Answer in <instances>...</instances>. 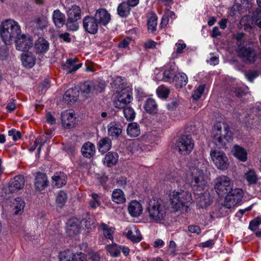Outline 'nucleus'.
Returning a JSON list of instances; mask_svg holds the SVG:
<instances>
[{"label": "nucleus", "mask_w": 261, "mask_h": 261, "mask_svg": "<svg viewBox=\"0 0 261 261\" xmlns=\"http://www.w3.org/2000/svg\"><path fill=\"white\" fill-rule=\"evenodd\" d=\"M80 90L84 96H87L89 94L93 93L96 91L95 84L92 81H88L81 84Z\"/></svg>", "instance_id": "27"}, {"label": "nucleus", "mask_w": 261, "mask_h": 261, "mask_svg": "<svg viewBox=\"0 0 261 261\" xmlns=\"http://www.w3.org/2000/svg\"><path fill=\"white\" fill-rule=\"evenodd\" d=\"M100 228L102 230L105 238L113 241L115 228L113 227H110L105 223H102L100 225Z\"/></svg>", "instance_id": "41"}, {"label": "nucleus", "mask_w": 261, "mask_h": 261, "mask_svg": "<svg viewBox=\"0 0 261 261\" xmlns=\"http://www.w3.org/2000/svg\"><path fill=\"white\" fill-rule=\"evenodd\" d=\"M175 46L176 53L177 54H181L182 53L183 49L186 47V44L185 43H176L175 44Z\"/></svg>", "instance_id": "62"}, {"label": "nucleus", "mask_w": 261, "mask_h": 261, "mask_svg": "<svg viewBox=\"0 0 261 261\" xmlns=\"http://www.w3.org/2000/svg\"><path fill=\"white\" fill-rule=\"evenodd\" d=\"M156 43L152 40H148L145 42L144 46L146 48L152 49L155 47Z\"/></svg>", "instance_id": "63"}, {"label": "nucleus", "mask_w": 261, "mask_h": 261, "mask_svg": "<svg viewBox=\"0 0 261 261\" xmlns=\"http://www.w3.org/2000/svg\"><path fill=\"white\" fill-rule=\"evenodd\" d=\"M112 199L113 202L121 204L124 203L126 201L125 197L123 192L120 189H115L112 195Z\"/></svg>", "instance_id": "38"}, {"label": "nucleus", "mask_w": 261, "mask_h": 261, "mask_svg": "<svg viewBox=\"0 0 261 261\" xmlns=\"http://www.w3.org/2000/svg\"><path fill=\"white\" fill-rule=\"evenodd\" d=\"M130 7L125 2L120 4L117 8L118 14L122 17H126L130 12Z\"/></svg>", "instance_id": "42"}, {"label": "nucleus", "mask_w": 261, "mask_h": 261, "mask_svg": "<svg viewBox=\"0 0 261 261\" xmlns=\"http://www.w3.org/2000/svg\"><path fill=\"white\" fill-rule=\"evenodd\" d=\"M48 185V180L46 175L41 172L37 173L34 180L35 189L38 191H42Z\"/></svg>", "instance_id": "19"}, {"label": "nucleus", "mask_w": 261, "mask_h": 261, "mask_svg": "<svg viewBox=\"0 0 261 261\" xmlns=\"http://www.w3.org/2000/svg\"><path fill=\"white\" fill-rule=\"evenodd\" d=\"M145 110L149 114H154L158 111V105L154 99L148 98L144 104Z\"/></svg>", "instance_id": "35"}, {"label": "nucleus", "mask_w": 261, "mask_h": 261, "mask_svg": "<svg viewBox=\"0 0 261 261\" xmlns=\"http://www.w3.org/2000/svg\"><path fill=\"white\" fill-rule=\"evenodd\" d=\"M81 151L84 156L90 158L95 154V147L92 143L87 142L83 145Z\"/></svg>", "instance_id": "31"}, {"label": "nucleus", "mask_w": 261, "mask_h": 261, "mask_svg": "<svg viewBox=\"0 0 261 261\" xmlns=\"http://www.w3.org/2000/svg\"><path fill=\"white\" fill-rule=\"evenodd\" d=\"M8 135L12 137L14 141H17L21 138V133L20 132L16 130L15 129H12L8 132Z\"/></svg>", "instance_id": "57"}, {"label": "nucleus", "mask_w": 261, "mask_h": 261, "mask_svg": "<svg viewBox=\"0 0 261 261\" xmlns=\"http://www.w3.org/2000/svg\"><path fill=\"white\" fill-rule=\"evenodd\" d=\"M158 96L162 98H166L170 92V90L164 86H160L156 90Z\"/></svg>", "instance_id": "48"}, {"label": "nucleus", "mask_w": 261, "mask_h": 261, "mask_svg": "<svg viewBox=\"0 0 261 261\" xmlns=\"http://www.w3.org/2000/svg\"><path fill=\"white\" fill-rule=\"evenodd\" d=\"M91 197L92 199L90 201V205L91 208L95 209L100 205V197L95 193H92Z\"/></svg>", "instance_id": "52"}, {"label": "nucleus", "mask_w": 261, "mask_h": 261, "mask_svg": "<svg viewBox=\"0 0 261 261\" xmlns=\"http://www.w3.org/2000/svg\"><path fill=\"white\" fill-rule=\"evenodd\" d=\"M13 212L14 215H21L25 205L24 201L20 197L16 198L13 203Z\"/></svg>", "instance_id": "29"}, {"label": "nucleus", "mask_w": 261, "mask_h": 261, "mask_svg": "<svg viewBox=\"0 0 261 261\" xmlns=\"http://www.w3.org/2000/svg\"><path fill=\"white\" fill-rule=\"evenodd\" d=\"M53 184L57 188L62 187L66 182V176L64 173L57 172L53 177Z\"/></svg>", "instance_id": "34"}, {"label": "nucleus", "mask_w": 261, "mask_h": 261, "mask_svg": "<svg viewBox=\"0 0 261 261\" xmlns=\"http://www.w3.org/2000/svg\"><path fill=\"white\" fill-rule=\"evenodd\" d=\"M244 177L249 185L255 184L257 181V176L255 172L252 169H249L244 175Z\"/></svg>", "instance_id": "43"}, {"label": "nucleus", "mask_w": 261, "mask_h": 261, "mask_svg": "<svg viewBox=\"0 0 261 261\" xmlns=\"http://www.w3.org/2000/svg\"><path fill=\"white\" fill-rule=\"evenodd\" d=\"M245 76L249 81L252 82L255 78L257 77L258 73L256 71H250L246 73Z\"/></svg>", "instance_id": "60"}, {"label": "nucleus", "mask_w": 261, "mask_h": 261, "mask_svg": "<svg viewBox=\"0 0 261 261\" xmlns=\"http://www.w3.org/2000/svg\"><path fill=\"white\" fill-rule=\"evenodd\" d=\"M169 14L174 15V12L172 11H167L162 17L161 26L162 27H165L167 25L169 22Z\"/></svg>", "instance_id": "58"}, {"label": "nucleus", "mask_w": 261, "mask_h": 261, "mask_svg": "<svg viewBox=\"0 0 261 261\" xmlns=\"http://www.w3.org/2000/svg\"><path fill=\"white\" fill-rule=\"evenodd\" d=\"M211 137L216 146L224 147L232 141V134L228 125L218 122L212 128Z\"/></svg>", "instance_id": "4"}, {"label": "nucleus", "mask_w": 261, "mask_h": 261, "mask_svg": "<svg viewBox=\"0 0 261 261\" xmlns=\"http://www.w3.org/2000/svg\"><path fill=\"white\" fill-rule=\"evenodd\" d=\"M53 20L55 25L58 28L63 27L65 22V15L59 10H56L53 14Z\"/></svg>", "instance_id": "32"}, {"label": "nucleus", "mask_w": 261, "mask_h": 261, "mask_svg": "<svg viewBox=\"0 0 261 261\" xmlns=\"http://www.w3.org/2000/svg\"><path fill=\"white\" fill-rule=\"evenodd\" d=\"M233 155L236 158L242 162H245L247 159L246 150L238 145H234L233 147Z\"/></svg>", "instance_id": "39"}, {"label": "nucleus", "mask_w": 261, "mask_h": 261, "mask_svg": "<svg viewBox=\"0 0 261 261\" xmlns=\"http://www.w3.org/2000/svg\"><path fill=\"white\" fill-rule=\"evenodd\" d=\"M261 224V218L257 217L250 222L249 228L252 231L256 230Z\"/></svg>", "instance_id": "54"}, {"label": "nucleus", "mask_w": 261, "mask_h": 261, "mask_svg": "<svg viewBox=\"0 0 261 261\" xmlns=\"http://www.w3.org/2000/svg\"><path fill=\"white\" fill-rule=\"evenodd\" d=\"M81 221L79 219L72 218L66 223V232L70 237L79 234L81 232Z\"/></svg>", "instance_id": "15"}, {"label": "nucleus", "mask_w": 261, "mask_h": 261, "mask_svg": "<svg viewBox=\"0 0 261 261\" xmlns=\"http://www.w3.org/2000/svg\"><path fill=\"white\" fill-rule=\"evenodd\" d=\"M169 200L171 208L175 211L186 209L193 202L190 192L183 190H174L169 194Z\"/></svg>", "instance_id": "5"}, {"label": "nucleus", "mask_w": 261, "mask_h": 261, "mask_svg": "<svg viewBox=\"0 0 261 261\" xmlns=\"http://www.w3.org/2000/svg\"><path fill=\"white\" fill-rule=\"evenodd\" d=\"M205 90V85H200L194 91L192 94V97L195 100L199 99L203 94Z\"/></svg>", "instance_id": "50"}, {"label": "nucleus", "mask_w": 261, "mask_h": 261, "mask_svg": "<svg viewBox=\"0 0 261 261\" xmlns=\"http://www.w3.org/2000/svg\"><path fill=\"white\" fill-rule=\"evenodd\" d=\"M128 149L130 152L135 155H138L141 151L138 142L134 140L130 141L129 142Z\"/></svg>", "instance_id": "46"}, {"label": "nucleus", "mask_w": 261, "mask_h": 261, "mask_svg": "<svg viewBox=\"0 0 261 261\" xmlns=\"http://www.w3.org/2000/svg\"><path fill=\"white\" fill-rule=\"evenodd\" d=\"M83 24L84 29L90 34H95L98 31V22L94 17H85L83 20Z\"/></svg>", "instance_id": "16"}, {"label": "nucleus", "mask_w": 261, "mask_h": 261, "mask_svg": "<svg viewBox=\"0 0 261 261\" xmlns=\"http://www.w3.org/2000/svg\"><path fill=\"white\" fill-rule=\"evenodd\" d=\"M36 27L41 30L45 28L48 24V19L46 17H41L36 20Z\"/></svg>", "instance_id": "51"}, {"label": "nucleus", "mask_w": 261, "mask_h": 261, "mask_svg": "<svg viewBox=\"0 0 261 261\" xmlns=\"http://www.w3.org/2000/svg\"><path fill=\"white\" fill-rule=\"evenodd\" d=\"M49 43L43 38H39L35 42L34 47L37 53H45L49 49Z\"/></svg>", "instance_id": "28"}, {"label": "nucleus", "mask_w": 261, "mask_h": 261, "mask_svg": "<svg viewBox=\"0 0 261 261\" xmlns=\"http://www.w3.org/2000/svg\"><path fill=\"white\" fill-rule=\"evenodd\" d=\"M127 134L130 137H136L140 134L139 125L135 122L128 124L127 128Z\"/></svg>", "instance_id": "40"}, {"label": "nucleus", "mask_w": 261, "mask_h": 261, "mask_svg": "<svg viewBox=\"0 0 261 261\" xmlns=\"http://www.w3.org/2000/svg\"><path fill=\"white\" fill-rule=\"evenodd\" d=\"M128 211L132 216L137 217L142 214L143 207L139 201L133 200L129 203L128 206Z\"/></svg>", "instance_id": "25"}, {"label": "nucleus", "mask_w": 261, "mask_h": 261, "mask_svg": "<svg viewBox=\"0 0 261 261\" xmlns=\"http://www.w3.org/2000/svg\"><path fill=\"white\" fill-rule=\"evenodd\" d=\"M198 205L203 208L209 205L211 203V198L210 194L207 192H204L200 194L197 198Z\"/></svg>", "instance_id": "36"}, {"label": "nucleus", "mask_w": 261, "mask_h": 261, "mask_svg": "<svg viewBox=\"0 0 261 261\" xmlns=\"http://www.w3.org/2000/svg\"><path fill=\"white\" fill-rule=\"evenodd\" d=\"M118 160V155L116 152H109L106 155L103 162L108 167H111L115 165Z\"/></svg>", "instance_id": "33"}, {"label": "nucleus", "mask_w": 261, "mask_h": 261, "mask_svg": "<svg viewBox=\"0 0 261 261\" xmlns=\"http://www.w3.org/2000/svg\"><path fill=\"white\" fill-rule=\"evenodd\" d=\"M111 146V140L108 137L100 140L98 144L99 151L103 153L109 150Z\"/></svg>", "instance_id": "37"}, {"label": "nucleus", "mask_w": 261, "mask_h": 261, "mask_svg": "<svg viewBox=\"0 0 261 261\" xmlns=\"http://www.w3.org/2000/svg\"><path fill=\"white\" fill-rule=\"evenodd\" d=\"M22 65L26 68L33 67L36 63V57L32 53L27 52L21 56Z\"/></svg>", "instance_id": "26"}, {"label": "nucleus", "mask_w": 261, "mask_h": 261, "mask_svg": "<svg viewBox=\"0 0 261 261\" xmlns=\"http://www.w3.org/2000/svg\"><path fill=\"white\" fill-rule=\"evenodd\" d=\"M24 186V177L22 175H19L10 180L9 183V190L11 192H14L23 188Z\"/></svg>", "instance_id": "20"}, {"label": "nucleus", "mask_w": 261, "mask_h": 261, "mask_svg": "<svg viewBox=\"0 0 261 261\" xmlns=\"http://www.w3.org/2000/svg\"><path fill=\"white\" fill-rule=\"evenodd\" d=\"M157 25V18L155 16H151L148 21V29L149 31L153 32L156 30Z\"/></svg>", "instance_id": "53"}, {"label": "nucleus", "mask_w": 261, "mask_h": 261, "mask_svg": "<svg viewBox=\"0 0 261 261\" xmlns=\"http://www.w3.org/2000/svg\"><path fill=\"white\" fill-rule=\"evenodd\" d=\"M79 60L77 58L68 59L63 66L64 70L66 73L69 74L76 71L80 68L83 64L82 63H77Z\"/></svg>", "instance_id": "21"}, {"label": "nucleus", "mask_w": 261, "mask_h": 261, "mask_svg": "<svg viewBox=\"0 0 261 261\" xmlns=\"http://www.w3.org/2000/svg\"><path fill=\"white\" fill-rule=\"evenodd\" d=\"M240 43L238 53L246 63L258 65L261 63V53L257 54L251 47L241 46Z\"/></svg>", "instance_id": "7"}, {"label": "nucleus", "mask_w": 261, "mask_h": 261, "mask_svg": "<svg viewBox=\"0 0 261 261\" xmlns=\"http://www.w3.org/2000/svg\"><path fill=\"white\" fill-rule=\"evenodd\" d=\"M7 45H3L0 46V60H4L7 59L9 55Z\"/></svg>", "instance_id": "56"}, {"label": "nucleus", "mask_w": 261, "mask_h": 261, "mask_svg": "<svg viewBox=\"0 0 261 261\" xmlns=\"http://www.w3.org/2000/svg\"><path fill=\"white\" fill-rule=\"evenodd\" d=\"M98 24L107 25L111 20L110 13L104 9H100L96 11L94 17Z\"/></svg>", "instance_id": "23"}, {"label": "nucleus", "mask_w": 261, "mask_h": 261, "mask_svg": "<svg viewBox=\"0 0 261 261\" xmlns=\"http://www.w3.org/2000/svg\"><path fill=\"white\" fill-rule=\"evenodd\" d=\"M19 23L12 19H7L0 24V37L6 45H11L21 35Z\"/></svg>", "instance_id": "2"}, {"label": "nucleus", "mask_w": 261, "mask_h": 261, "mask_svg": "<svg viewBox=\"0 0 261 261\" xmlns=\"http://www.w3.org/2000/svg\"><path fill=\"white\" fill-rule=\"evenodd\" d=\"M210 155L211 161L218 169L224 171L228 168L229 160L223 151L216 149H212Z\"/></svg>", "instance_id": "8"}, {"label": "nucleus", "mask_w": 261, "mask_h": 261, "mask_svg": "<svg viewBox=\"0 0 261 261\" xmlns=\"http://www.w3.org/2000/svg\"><path fill=\"white\" fill-rule=\"evenodd\" d=\"M188 230L192 233H195L199 234L201 233V229L197 225H190L188 227Z\"/></svg>", "instance_id": "61"}, {"label": "nucleus", "mask_w": 261, "mask_h": 261, "mask_svg": "<svg viewBox=\"0 0 261 261\" xmlns=\"http://www.w3.org/2000/svg\"><path fill=\"white\" fill-rule=\"evenodd\" d=\"M165 69L163 73V80L164 81L170 83L174 82V80H177L179 77L181 78V81L178 83L180 86H185L188 83V77L184 73H179L177 72V67L174 63H171L166 65L165 67ZM162 74H160L162 75Z\"/></svg>", "instance_id": "6"}, {"label": "nucleus", "mask_w": 261, "mask_h": 261, "mask_svg": "<svg viewBox=\"0 0 261 261\" xmlns=\"http://www.w3.org/2000/svg\"><path fill=\"white\" fill-rule=\"evenodd\" d=\"M225 198V206L228 208L239 203L244 196V192L240 188L230 189Z\"/></svg>", "instance_id": "12"}, {"label": "nucleus", "mask_w": 261, "mask_h": 261, "mask_svg": "<svg viewBox=\"0 0 261 261\" xmlns=\"http://www.w3.org/2000/svg\"><path fill=\"white\" fill-rule=\"evenodd\" d=\"M132 90L128 87H124L120 92H118L117 99L114 101L116 108L123 109L133 100Z\"/></svg>", "instance_id": "10"}, {"label": "nucleus", "mask_w": 261, "mask_h": 261, "mask_svg": "<svg viewBox=\"0 0 261 261\" xmlns=\"http://www.w3.org/2000/svg\"><path fill=\"white\" fill-rule=\"evenodd\" d=\"M46 121L51 124H54L56 122V119L50 113H48L46 116Z\"/></svg>", "instance_id": "64"}, {"label": "nucleus", "mask_w": 261, "mask_h": 261, "mask_svg": "<svg viewBox=\"0 0 261 261\" xmlns=\"http://www.w3.org/2000/svg\"><path fill=\"white\" fill-rule=\"evenodd\" d=\"M252 20L255 24L261 28V10L253 13Z\"/></svg>", "instance_id": "55"}, {"label": "nucleus", "mask_w": 261, "mask_h": 261, "mask_svg": "<svg viewBox=\"0 0 261 261\" xmlns=\"http://www.w3.org/2000/svg\"><path fill=\"white\" fill-rule=\"evenodd\" d=\"M14 43H15L17 50L24 51L32 46L33 40L30 35L21 33Z\"/></svg>", "instance_id": "14"}, {"label": "nucleus", "mask_w": 261, "mask_h": 261, "mask_svg": "<svg viewBox=\"0 0 261 261\" xmlns=\"http://www.w3.org/2000/svg\"><path fill=\"white\" fill-rule=\"evenodd\" d=\"M147 211L151 222L163 224L166 220L167 208L166 202L162 199L153 197L148 203Z\"/></svg>", "instance_id": "3"}, {"label": "nucleus", "mask_w": 261, "mask_h": 261, "mask_svg": "<svg viewBox=\"0 0 261 261\" xmlns=\"http://www.w3.org/2000/svg\"><path fill=\"white\" fill-rule=\"evenodd\" d=\"M59 261H87L86 255L82 252L74 253L69 250L60 253Z\"/></svg>", "instance_id": "13"}, {"label": "nucleus", "mask_w": 261, "mask_h": 261, "mask_svg": "<svg viewBox=\"0 0 261 261\" xmlns=\"http://www.w3.org/2000/svg\"><path fill=\"white\" fill-rule=\"evenodd\" d=\"M109 135L115 138H117L122 133L121 126L116 122H111L108 126Z\"/></svg>", "instance_id": "30"}, {"label": "nucleus", "mask_w": 261, "mask_h": 261, "mask_svg": "<svg viewBox=\"0 0 261 261\" xmlns=\"http://www.w3.org/2000/svg\"><path fill=\"white\" fill-rule=\"evenodd\" d=\"M188 171L185 177L186 184L190 186L194 193L203 191L207 185L205 174L208 162L203 158L191 159L188 163Z\"/></svg>", "instance_id": "1"}, {"label": "nucleus", "mask_w": 261, "mask_h": 261, "mask_svg": "<svg viewBox=\"0 0 261 261\" xmlns=\"http://www.w3.org/2000/svg\"><path fill=\"white\" fill-rule=\"evenodd\" d=\"M233 182L226 175H220L214 180V189L219 196H223L232 188Z\"/></svg>", "instance_id": "9"}, {"label": "nucleus", "mask_w": 261, "mask_h": 261, "mask_svg": "<svg viewBox=\"0 0 261 261\" xmlns=\"http://www.w3.org/2000/svg\"><path fill=\"white\" fill-rule=\"evenodd\" d=\"M124 234L128 239L135 243L139 242L142 239L139 230L134 224L126 228Z\"/></svg>", "instance_id": "18"}, {"label": "nucleus", "mask_w": 261, "mask_h": 261, "mask_svg": "<svg viewBox=\"0 0 261 261\" xmlns=\"http://www.w3.org/2000/svg\"><path fill=\"white\" fill-rule=\"evenodd\" d=\"M76 119L75 113L72 110H67L62 114V123L65 128L73 127L76 123Z\"/></svg>", "instance_id": "17"}, {"label": "nucleus", "mask_w": 261, "mask_h": 261, "mask_svg": "<svg viewBox=\"0 0 261 261\" xmlns=\"http://www.w3.org/2000/svg\"><path fill=\"white\" fill-rule=\"evenodd\" d=\"M105 248L107 252L112 256L116 257L120 254L119 246L116 244L107 245Z\"/></svg>", "instance_id": "45"}, {"label": "nucleus", "mask_w": 261, "mask_h": 261, "mask_svg": "<svg viewBox=\"0 0 261 261\" xmlns=\"http://www.w3.org/2000/svg\"><path fill=\"white\" fill-rule=\"evenodd\" d=\"M67 198V194L65 192L61 191L58 192L56 197L57 206L59 207H62L66 202Z\"/></svg>", "instance_id": "44"}, {"label": "nucleus", "mask_w": 261, "mask_h": 261, "mask_svg": "<svg viewBox=\"0 0 261 261\" xmlns=\"http://www.w3.org/2000/svg\"><path fill=\"white\" fill-rule=\"evenodd\" d=\"M194 143L189 136H182L175 143V149L179 154H189L194 148Z\"/></svg>", "instance_id": "11"}, {"label": "nucleus", "mask_w": 261, "mask_h": 261, "mask_svg": "<svg viewBox=\"0 0 261 261\" xmlns=\"http://www.w3.org/2000/svg\"><path fill=\"white\" fill-rule=\"evenodd\" d=\"M16 108V101L14 99H10L8 102L6 107L7 110L10 112H12L15 110Z\"/></svg>", "instance_id": "59"}, {"label": "nucleus", "mask_w": 261, "mask_h": 261, "mask_svg": "<svg viewBox=\"0 0 261 261\" xmlns=\"http://www.w3.org/2000/svg\"><path fill=\"white\" fill-rule=\"evenodd\" d=\"M79 96V91L77 88H70L65 92L63 99L66 103L71 105L77 101Z\"/></svg>", "instance_id": "22"}, {"label": "nucleus", "mask_w": 261, "mask_h": 261, "mask_svg": "<svg viewBox=\"0 0 261 261\" xmlns=\"http://www.w3.org/2000/svg\"><path fill=\"white\" fill-rule=\"evenodd\" d=\"M81 9L76 6L73 5L67 11V25L69 24V23H73L76 22L81 17Z\"/></svg>", "instance_id": "24"}, {"label": "nucleus", "mask_w": 261, "mask_h": 261, "mask_svg": "<svg viewBox=\"0 0 261 261\" xmlns=\"http://www.w3.org/2000/svg\"><path fill=\"white\" fill-rule=\"evenodd\" d=\"M123 109V114L125 118L129 121L134 120L136 115L134 109L131 107H127Z\"/></svg>", "instance_id": "49"}, {"label": "nucleus", "mask_w": 261, "mask_h": 261, "mask_svg": "<svg viewBox=\"0 0 261 261\" xmlns=\"http://www.w3.org/2000/svg\"><path fill=\"white\" fill-rule=\"evenodd\" d=\"M45 143V141L43 140L42 137H38L36 139V140L34 142V144L31 147V148L29 149V150L30 151L33 152L35 150L37 146L38 145H39V147H38V150H37L38 154L39 155L40 153V151H41V147L43 145H44Z\"/></svg>", "instance_id": "47"}]
</instances>
